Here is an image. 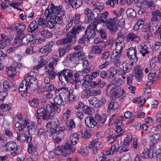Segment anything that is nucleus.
I'll use <instances>...</instances> for the list:
<instances>
[{"label": "nucleus", "mask_w": 161, "mask_h": 161, "mask_svg": "<svg viewBox=\"0 0 161 161\" xmlns=\"http://www.w3.org/2000/svg\"><path fill=\"white\" fill-rule=\"evenodd\" d=\"M44 14L47 17L55 18V16H64L65 12L62 6L57 7L51 4L49 5L47 8L45 10Z\"/></svg>", "instance_id": "1"}, {"label": "nucleus", "mask_w": 161, "mask_h": 161, "mask_svg": "<svg viewBox=\"0 0 161 161\" xmlns=\"http://www.w3.org/2000/svg\"><path fill=\"white\" fill-rule=\"evenodd\" d=\"M73 72L69 69H65L57 73V75L62 85H65L66 83H74L73 81Z\"/></svg>", "instance_id": "2"}, {"label": "nucleus", "mask_w": 161, "mask_h": 161, "mask_svg": "<svg viewBox=\"0 0 161 161\" xmlns=\"http://www.w3.org/2000/svg\"><path fill=\"white\" fill-rule=\"evenodd\" d=\"M75 28H73L72 31H69L68 32L66 35L67 37L58 40L56 42V44L63 45L65 43H70L72 41L75 42L79 32L77 30H75Z\"/></svg>", "instance_id": "3"}, {"label": "nucleus", "mask_w": 161, "mask_h": 161, "mask_svg": "<svg viewBox=\"0 0 161 161\" xmlns=\"http://www.w3.org/2000/svg\"><path fill=\"white\" fill-rule=\"evenodd\" d=\"M101 24H99L98 21H93L92 23L89 25L85 31V35L89 39L93 38L96 35V31H97L98 29L102 26Z\"/></svg>", "instance_id": "4"}, {"label": "nucleus", "mask_w": 161, "mask_h": 161, "mask_svg": "<svg viewBox=\"0 0 161 161\" xmlns=\"http://www.w3.org/2000/svg\"><path fill=\"white\" fill-rule=\"evenodd\" d=\"M75 150V148L71 144L65 143L63 146H58L55 151L60 152L62 155L64 157H68L72 154Z\"/></svg>", "instance_id": "5"}, {"label": "nucleus", "mask_w": 161, "mask_h": 161, "mask_svg": "<svg viewBox=\"0 0 161 161\" xmlns=\"http://www.w3.org/2000/svg\"><path fill=\"white\" fill-rule=\"evenodd\" d=\"M118 20L117 18H109L104 20L101 19L99 22L105 23L107 25V28L112 32H114L118 30L117 22Z\"/></svg>", "instance_id": "6"}, {"label": "nucleus", "mask_w": 161, "mask_h": 161, "mask_svg": "<svg viewBox=\"0 0 161 161\" xmlns=\"http://www.w3.org/2000/svg\"><path fill=\"white\" fill-rule=\"evenodd\" d=\"M128 147L122 146L119 147L118 143L117 142L114 145H112L109 150L107 151L106 153L108 155H110L113 154L114 152H119L120 153L126 152L129 150L127 148Z\"/></svg>", "instance_id": "7"}, {"label": "nucleus", "mask_w": 161, "mask_h": 161, "mask_svg": "<svg viewBox=\"0 0 161 161\" xmlns=\"http://www.w3.org/2000/svg\"><path fill=\"white\" fill-rule=\"evenodd\" d=\"M21 64L14 61L13 63V67L12 65L9 68L7 67V71L8 76L11 77H14L16 74V72L15 69H19L21 66Z\"/></svg>", "instance_id": "8"}, {"label": "nucleus", "mask_w": 161, "mask_h": 161, "mask_svg": "<svg viewBox=\"0 0 161 161\" xmlns=\"http://www.w3.org/2000/svg\"><path fill=\"white\" fill-rule=\"evenodd\" d=\"M86 57L84 53H81L79 55H76V53H74L73 54H69L66 57V60H87L86 59Z\"/></svg>", "instance_id": "9"}, {"label": "nucleus", "mask_w": 161, "mask_h": 161, "mask_svg": "<svg viewBox=\"0 0 161 161\" xmlns=\"http://www.w3.org/2000/svg\"><path fill=\"white\" fill-rule=\"evenodd\" d=\"M80 14H75L74 17V23L75 24L74 26L73 27L72 29L70 31H72L73 29L75 28V30L78 31V36L82 31V29H84V27L82 26L80 24Z\"/></svg>", "instance_id": "10"}, {"label": "nucleus", "mask_w": 161, "mask_h": 161, "mask_svg": "<svg viewBox=\"0 0 161 161\" xmlns=\"http://www.w3.org/2000/svg\"><path fill=\"white\" fill-rule=\"evenodd\" d=\"M144 38L145 40H151L153 34L150 31V27L148 25H144L142 28Z\"/></svg>", "instance_id": "11"}, {"label": "nucleus", "mask_w": 161, "mask_h": 161, "mask_svg": "<svg viewBox=\"0 0 161 161\" xmlns=\"http://www.w3.org/2000/svg\"><path fill=\"white\" fill-rule=\"evenodd\" d=\"M4 148L5 151L17 152V150L18 149V147L15 142L13 141H10L7 142L4 146Z\"/></svg>", "instance_id": "12"}, {"label": "nucleus", "mask_w": 161, "mask_h": 161, "mask_svg": "<svg viewBox=\"0 0 161 161\" xmlns=\"http://www.w3.org/2000/svg\"><path fill=\"white\" fill-rule=\"evenodd\" d=\"M83 13L87 16L88 20V23L94 19L97 18V15H96V14H94L93 12H92V10L90 8H85L84 10Z\"/></svg>", "instance_id": "13"}, {"label": "nucleus", "mask_w": 161, "mask_h": 161, "mask_svg": "<svg viewBox=\"0 0 161 161\" xmlns=\"http://www.w3.org/2000/svg\"><path fill=\"white\" fill-rule=\"evenodd\" d=\"M127 31L126 29H123L119 31L117 33L118 38L115 41L117 43H122L125 39V36L127 33Z\"/></svg>", "instance_id": "14"}, {"label": "nucleus", "mask_w": 161, "mask_h": 161, "mask_svg": "<svg viewBox=\"0 0 161 161\" xmlns=\"http://www.w3.org/2000/svg\"><path fill=\"white\" fill-rule=\"evenodd\" d=\"M128 50L127 55L128 58L130 60H137L138 58L136 56V48L134 47H131L129 48Z\"/></svg>", "instance_id": "15"}, {"label": "nucleus", "mask_w": 161, "mask_h": 161, "mask_svg": "<svg viewBox=\"0 0 161 161\" xmlns=\"http://www.w3.org/2000/svg\"><path fill=\"white\" fill-rule=\"evenodd\" d=\"M21 39L20 46H26L30 42L33 40V38L32 36L31 35H25L23 34L22 38Z\"/></svg>", "instance_id": "16"}, {"label": "nucleus", "mask_w": 161, "mask_h": 161, "mask_svg": "<svg viewBox=\"0 0 161 161\" xmlns=\"http://www.w3.org/2000/svg\"><path fill=\"white\" fill-rule=\"evenodd\" d=\"M140 40V37L133 33H130L128 34L126 36V40L127 42L131 41L137 43Z\"/></svg>", "instance_id": "17"}, {"label": "nucleus", "mask_w": 161, "mask_h": 161, "mask_svg": "<svg viewBox=\"0 0 161 161\" xmlns=\"http://www.w3.org/2000/svg\"><path fill=\"white\" fill-rule=\"evenodd\" d=\"M85 123L88 128L94 127L97 124V122L92 117L87 116L85 118Z\"/></svg>", "instance_id": "18"}, {"label": "nucleus", "mask_w": 161, "mask_h": 161, "mask_svg": "<svg viewBox=\"0 0 161 161\" xmlns=\"http://www.w3.org/2000/svg\"><path fill=\"white\" fill-rule=\"evenodd\" d=\"M32 74H33V72H30L25 75V76L24 80H25L27 83H29V84L38 83L36 78L32 75Z\"/></svg>", "instance_id": "19"}, {"label": "nucleus", "mask_w": 161, "mask_h": 161, "mask_svg": "<svg viewBox=\"0 0 161 161\" xmlns=\"http://www.w3.org/2000/svg\"><path fill=\"white\" fill-rule=\"evenodd\" d=\"M29 86V83H27L25 80L24 79L18 88L19 91V92H23L24 94L27 96Z\"/></svg>", "instance_id": "20"}, {"label": "nucleus", "mask_w": 161, "mask_h": 161, "mask_svg": "<svg viewBox=\"0 0 161 161\" xmlns=\"http://www.w3.org/2000/svg\"><path fill=\"white\" fill-rule=\"evenodd\" d=\"M142 71L140 69V66L137 65L134 69V73L133 75L139 81L142 80Z\"/></svg>", "instance_id": "21"}, {"label": "nucleus", "mask_w": 161, "mask_h": 161, "mask_svg": "<svg viewBox=\"0 0 161 161\" xmlns=\"http://www.w3.org/2000/svg\"><path fill=\"white\" fill-rule=\"evenodd\" d=\"M28 150L29 153L32 154V158L36 159L38 157L36 148L33 146L32 143H30L28 145Z\"/></svg>", "instance_id": "22"}, {"label": "nucleus", "mask_w": 161, "mask_h": 161, "mask_svg": "<svg viewBox=\"0 0 161 161\" xmlns=\"http://www.w3.org/2000/svg\"><path fill=\"white\" fill-rule=\"evenodd\" d=\"M82 3V0H72L69 4L73 8L76 9L81 6Z\"/></svg>", "instance_id": "23"}, {"label": "nucleus", "mask_w": 161, "mask_h": 161, "mask_svg": "<svg viewBox=\"0 0 161 161\" xmlns=\"http://www.w3.org/2000/svg\"><path fill=\"white\" fill-rule=\"evenodd\" d=\"M153 17L151 20L153 21H158L161 19V13L158 10L152 12Z\"/></svg>", "instance_id": "24"}, {"label": "nucleus", "mask_w": 161, "mask_h": 161, "mask_svg": "<svg viewBox=\"0 0 161 161\" xmlns=\"http://www.w3.org/2000/svg\"><path fill=\"white\" fill-rule=\"evenodd\" d=\"M54 113H48L47 112L42 116V118L47 122H51L54 118Z\"/></svg>", "instance_id": "25"}, {"label": "nucleus", "mask_w": 161, "mask_h": 161, "mask_svg": "<svg viewBox=\"0 0 161 161\" xmlns=\"http://www.w3.org/2000/svg\"><path fill=\"white\" fill-rule=\"evenodd\" d=\"M25 25L20 23H16L14 25V29L18 34H20L23 32L25 31Z\"/></svg>", "instance_id": "26"}, {"label": "nucleus", "mask_w": 161, "mask_h": 161, "mask_svg": "<svg viewBox=\"0 0 161 161\" xmlns=\"http://www.w3.org/2000/svg\"><path fill=\"white\" fill-rule=\"evenodd\" d=\"M156 142L157 141L155 140H152L150 141V146L149 147L150 150H149V154L148 155H150L151 156H153V158L155 157L157 158H158V157H157V153H156V152H155L154 153H153V148L155 147V144Z\"/></svg>", "instance_id": "27"}, {"label": "nucleus", "mask_w": 161, "mask_h": 161, "mask_svg": "<svg viewBox=\"0 0 161 161\" xmlns=\"http://www.w3.org/2000/svg\"><path fill=\"white\" fill-rule=\"evenodd\" d=\"M38 25L36 22L34 20L30 23L27 28L28 31L31 33L38 30Z\"/></svg>", "instance_id": "28"}, {"label": "nucleus", "mask_w": 161, "mask_h": 161, "mask_svg": "<svg viewBox=\"0 0 161 161\" xmlns=\"http://www.w3.org/2000/svg\"><path fill=\"white\" fill-rule=\"evenodd\" d=\"M93 12L96 14V15H97V17L99 16L100 14L101 9H103V7L100 6V4L99 3H96L93 5Z\"/></svg>", "instance_id": "29"}, {"label": "nucleus", "mask_w": 161, "mask_h": 161, "mask_svg": "<svg viewBox=\"0 0 161 161\" xmlns=\"http://www.w3.org/2000/svg\"><path fill=\"white\" fill-rule=\"evenodd\" d=\"M39 103L40 100L37 98H34L29 101V105L31 107L34 108H37L39 106Z\"/></svg>", "instance_id": "30"}, {"label": "nucleus", "mask_w": 161, "mask_h": 161, "mask_svg": "<svg viewBox=\"0 0 161 161\" xmlns=\"http://www.w3.org/2000/svg\"><path fill=\"white\" fill-rule=\"evenodd\" d=\"M79 140V135L75 133L71 134L69 136V140L73 145L76 144Z\"/></svg>", "instance_id": "31"}, {"label": "nucleus", "mask_w": 161, "mask_h": 161, "mask_svg": "<svg viewBox=\"0 0 161 161\" xmlns=\"http://www.w3.org/2000/svg\"><path fill=\"white\" fill-rule=\"evenodd\" d=\"M119 108V104L116 102L110 100L108 104V108L109 110H115Z\"/></svg>", "instance_id": "32"}, {"label": "nucleus", "mask_w": 161, "mask_h": 161, "mask_svg": "<svg viewBox=\"0 0 161 161\" xmlns=\"http://www.w3.org/2000/svg\"><path fill=\"white\" fill-rule=\"evenodd\" d=\"M46 18L50 19L49 20L47 21V26L50 29H53L55 28L56 26V23L55 22V20L54 18L53 17H47L46 16H45Z\"/></svg>", "instance_id": "33"}, {"label": "nucleus", "mask_w": 161, "mask_h": 161, "mask_svg": "<svg viewBox=\"0 0 161 161\" xmlns=\"http://www.w3.org/2000/svg\"><path fill=\"white\" fill-rule=\"evenodd\" d=\"M117 70L114 67L110 68L108 70V74L109 75L108 77V79H111L114 77V75L117 74Z\"/></svg>", "instance_id": "34"}, {"label": "nucleus", "mask_w": 161, "mask_h": 161, "mask_svg": "<svg viewBox=\"0 0 161 161\" xmlns=\"http://www.w3.org/2000/svg\"><path fill=\"white\" fill-rule=\"evenodd\" d=\"M89 39L86 36L85 34L82 36V37L78 41L79 43L83 44L84 45L88 46L89 44Z\"/></svg>", "instance_id": "35"}, {"label": "nucleus", "mask_w": 161, "mask_h": 161, "mask_svg": "<svg viewBox=\"0 0 161 161\" xmlns=\"http://www.w3.org/2000/svg\"><path fill=\"white\" fill-rule=\"evenodd\" d=\"M138 48L140 52L142 53L143 56H144L146 54L149 53V51L147 50L148 48L146 45L143 46L140 45L138 46Z\"/></svg>", "instance_id": "36"}, {"label": "nucleus", "mask_w": 161, "mask_h": 161, "mask_svg": "<svg viewBox=\"0 0 161 161\" xmlns=\"http://www.w3.org/2000/svg\"><path fill=\"white\" fill-rule=\"evenodd\" d=\"M62 88H64V89L61 91V92L59 93L58 96L63 100L64 99H65L67 97L68 89L65 87H62Z\"/></svg>", "instance_id": "37"}, {"label": "nucleus", "mask_w": 161, "mask_h": 161, "mask_svg": "<svg viewBox=\"0 0 161 161\" xmlns=\"http://www.w3.org/2000/svg\"><path fill=\"white\" fill-rule=\"evenodd\" d=\"M74 90L73 89H70L69 92V97L68 99L69 102H72L73 101L76 100L77 98V97L74 96Z\"/></svg>", "instance_id": "38"}, {"label": "nucleus", "mask_w": 161, "mask_h": 161, "mask_svg": "<svg viewBox=\"0 0 161 161\" xmlns=\"http://www.w3.org/2000/svg\"><path fill=\"white\" fill-rule=\"evenodd\" d=\"M106 40H103L101 38H96L94 41V43L96 44H99L100 45H103V48H105L106 46Z\"/></svg>", "instance_id": "39"}, {"label": "nucleus", "mask_w": 161, "mask_h": 161, "mask_svg": "<svg viewBox=\"0 0 161 161\" xmlns=\"http://www.w3.org/2000/svg\"><path fill=\"white\" fill-rule=\"evenodd\" d=\"M91 91L88 89H86L82 92L81 97L84 99H87L91 96Z\"/></svg>", "instance_id": "40"}, {"label": "nucleus", "mask_w": 161, "mask_h": 161, "mask_svg": "<svg viewBox=\"0 0 161 161\" xmlns=\"http://www.w3.org/2000/svg\"><path fill=\"white\" fill-rule=\"evenodd\" d=\"M1 36L2 39V42H5L6 44H7L8 45H9L11 41V38H9V36H7L5 34L1 33Z\"/></svg>", "instance_id": "41"}, {"label": "nucleus", "mask_w": 161, "mask_h": 161, "mask_svg": "<svg viewBox=\"0 0 161 161\" xmlns=\"http://www.w3.org/2000/svg\"><path fill=\"white\" fill-rule=\"evenodd\" d=\"M103 47V45L93 46L92 47V50L95 53H100L102 52Z\"/></svg>", "instance_id": "42"}, {"label": "nucleus", "mask_w": 161, "mask_h": 161, "mask_svg": "<svg viewBox=\"0 0 161 161\" xmlns=\"http://www.w3.org/2000/svg\"><path fill=\"white\" fill-rule=\"evenodd\" d=\"M117 87V86H115L110 91L109 94L111 97L116 98V97L118 96L119 94L118 91L116 88Z\"/></svg>", "instance_id": "43"}, {"label": "nucleus", "mask_w": 161, "mask_h": 161, "mask_svg": "<svg viewBox=\"0 0 161 161\" xmlns=\"http://www.w3.org/2000/svg\"><path fill=\"white\" fill-rule=\"evenodd\" d=\"M53 100L55 103H56L58 105H64L65 104V102L58 95H56V97L54 98Z\"/></svg>", "instance_id": "44"}, {"label": "nucleus", "mask_w": 161, "mask_h": 161, "mask_svg": "<svg viewBox=\"0 0 161 161\" xmlns=\"http://www.w3.org/2000/svg\"><path fill=\"white\" fill-rule=\"evenodd\" d=\"M17 139L18 140L20 141H25L26 139V137L27 135L21 132L20 131L17 132Z\"/></svg>", "instance_id": "45"}, {"label": "nucleus", "mask_w": 161, "mask_h": 161, "mask_svg": "<svg viewBox=\"0 0 161 161\" xmlns=\"http://www.w3.org/2000/svg\"><path fill=\"white\" fill-rule=\"evenodd\" d=\"M65 130V128L64 127H61L58 129L56 133V136L61 138L64 137V130Z\"/></svg>", "instance_id": "46"}, {"label": "nucleus", "mask_w": 161, "mask_h": 161, "mask_svg": "<svg viewBox=\"0 0 161 161\" xmlns=\"http://www.w3.org/2000/svg\"><path fill=\"white\" fill-rule=\"evenodd\" d=\"M95 118L96 119L99 123L102 124H103L106 120L107 117L106 115H103L102 116H101L99 114H97L95 116Z\"/></svg>", "instance_id": "47"}, {"label": "nucleus", "mask_w": 161, "mask_h": 161, "mask_svg": "<svg viewBox=\"0 0 161 161\" xmlns=\"http://www.w3.org/2000/svg\"><path fill=\"white\" fill-rule=\"evenodd\" d=\"M41 34L43 37L46 38L52 37L53 36L51 32L46 30L41 31Z\"/></svg>", "instance_id": "48"}, {"label": "nucleus", "mask_w": 161, "mask_h": 161, "mask_svg": "<svg viewBox=\"0 0 161 161\" xmlns=\"http://www.w3.org/2000/svg\"><path fill=\"white\" fill-rule=\"evenodd\" d=\"M51 51L52 49L51 48V47L49 46V45L47 44L41 48L39 50L40 52L42 53L47 52L49 53Z\"/></svg>", "instance_id": "49"}, {"label": "nucleus", "mask_w": 161, "mask_h": 161, "mask_svg": "<svg viewBox=\"0 0 161 161\" xmlns=\"http://www.w3.org/2000/svg\"><path fill=\"white\" fill-rule=\"evenodd\" d=\"M101 27H102V26H101L99 29H98L97 31L99 33L100 35L101 36V38L103 40H106L105 39L107 37L106 32L103 28H101Z\"/></svg>", "instance_id": "50"}, {"label": "nucleus", "mask_w": 161, "mask_h": 161, "mask_svg": "<svg viewBox=\"0 0 161 161\" xmlns=\"http://www.w3.org/2000/svg\"><path fill=\"white\" fill-rule=\"evenodd\" d=\"M149 154V150L148 149H145L142 153H141V156L143 158H146L147 157L150 158H152L153 156L148 155Z\"/></svg>", "instance_id": "51"}, {"label": "nucleus", "mask_w": 161, "mask_h": 161, "mask_svg": "<svg viewBox=\"0 0 161 161\" xmlns=\"http://www.w3.org/2000/svg\"><path fill=\"white\" fill-rule=\"evenodd\" d=\"M93 134V131L90 130V129L86 128V130L85 131L84 135V138L86 140L89 138Z\"/></svg>", "instance_id": "52"}, {"label": "nucleus", "mask_w": 161, "mask_h": 161, "mask_svg": "<svg viewBox=\"0 0 161 161\" xmlns=\"http://www.w3.org/2000/svg\"><path fill=\"white\" fill-rule=\"evenodd\" d=\"M46 112L45 108L42 107L38 108L37 110V115L42 117Z\"/></svg>", "instance_id": "53"}, {"label": "nucleus", "mask_w": 161, "mask_h": 161, "mask_svg": "<svg viewBox=\"0 0 161 161\" xmlns=\"http://www.w3.org/2000/svg\"><path fill=\"white\" fill-rule=\"evenodd\" d=\"M28 133L30 134L34 135L36 132V126L35 125L31 124L27 127Z\"/></svg>", "instance_id": "54"}, {"label": "nucleus", "mask_w": 161, "mask_h": 161, "mask_svg": "<svg viewBox=\"0 0 161 161\" xmlns=\"http://www.w3.org/2000/svg\"><path fill=\"white\" fill-rule=\"evenodd\" d=\"M92 108H90L87 105H84L82 106V110L84 113L89 115L91 114Z\"/></svg>", "instance_id": "55"}, {"label": "nucleus", "mask_w": 161, "mask_h": 161, "mask_svg": "<svg viewBox=\"0 0 161 161\" xmlns=\"http://www.w3.org/2000/svg\"><path fill=\"white\" fill-rule=\"evenodd\" d=\"M66 126L70 128H74L75 127V122L73 119H70L66 122Z\"/></svg>", "instance_id": "56"}, {"label": "nucleus", "mask_w": 161, "mask_h": 161, "mask_svg": "<svg viewBox=\"0 0 161 161\" xmlns=\"http://www.w3.org/2000/svg\"><path fill=\"white\" fill-rule=\"evenodd\" d=\"M121 53H120L116 50H114L113 52V53L111 55V58L114 57L116 60H119Z\"/></svg>", "instance_id": "57"}, {"label": "nucleus", "mask_w": 161, "mask_h": 161, "mask_svg": "<svg viewBox=\"0 0 161 161\" xmlns=\"http://www.w3.org/2000/svg\"><path fill=\"white\" fill-rule=\"evenodd\" d=\"M63 16H55V18H54L55 20V22L56 23V25L58 24L60 25H62L63 24Z\"/></svg>", "instance_id": "58"}, {"label": "nucleus", "mask_w": 161, "mask_h": 161, "mask_svg": "<svg viewBox=\"0 0 161 161\" xmlns=\"http://www.w3.org/2000/svg\"><path fill=\"white\" fill-rule=\"evenodd\" d=\"M126 13L127 15L130 17H135L136 13L134 9L130 8L128 9L126 11Z\"/></svg>", "instance_id": "59"}, {"label": "nucleus", "mask_w": 161, "mask_h": 161, "mask_svg": "<svg viewBox=\"0 0 161 161\" xmlns=\"http://www.w3.org/2000/svg\"><path fill=\"white\" fill-rule=\"evenodd\" d=\"M74 49L75 50L74 53H76V55H79V54L82 52V48L80 45H78L75 47H74Z\"/></svg>", "instance_id": "60"}, {"label": "nucleus", "mask_w": 161, "mask_h": 161, "mask_svg": "<svg viewBox=\"0 0 161 161\" xmlns=\"http://www.w3.org/2000/svg\"><path fill=\"white\" fill-rule=\"evenodd\" d=\"M132 140V137L131 136H127L124 140V145L126 147H128L130 145V142Z\"/></svg>", "instance_id": "61"}, {"label": "nucleus", "mask_w": 161, "mask_h": 161, "mask_svg": "<svg viewBox=\"0 0 161 161\" xmlns=\"http://www.w3.org/2000/svg\"><path fill=\"white\" fill-rule=\"evenodd\" d=\"M23 34L16 36L14 38V42L15 44L20 46L21 39L22 38Z\"/></svg>", "instance_id": "62"}, {"label": "nucleus", "mask_w": 161, "mask_h": 161, "mask_svg": "<svg viewBox=\"0 0 161 161\" xmlns=\"http://www.w3.org/2000/svg\"><path fill=\"white\" fill-rule=\"evenodd\" d=\"M34 46V43H31L29 47L27 48L25 51V53L27 54H32L34 52L33 47Z\"/></svg>", "instance_id": "63"}, {"label": "nucleus", "mask_w": 161, "mask_h": 161, "mask_svg": "<svg viewBox=\"0 0 161 161\" xmlns=\"http://www.w3.org/2000/svg\"><path fill=\"white\" fill-rule=\"evenodd\" d=\"M89 102L90 104L95 107L97 105L96 104L98 102V99L96 97H93L90 99Z\"/></svg>", "instance_id": "64"}]
</instances>
